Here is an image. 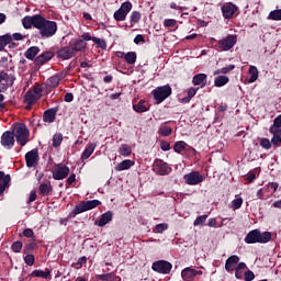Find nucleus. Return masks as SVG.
Returning a JSON list of instances; mask_svg holds the SVG:
<instances>
[{
    "label": "nucleus",
    "mask_w": 281,
    "mask_h": 281,
    "mask_svg": "<svg viewBox=\"0 0 281 281\" xmlns=\"http://www.w3.org/2000/svg\"><path fill=\"white\" fill-rule=\"evenodd\" d=\"M36 30H38L41 38H52L58 32V25L54 21H49L40 15Z\"/></svg>",
    "instance_id": "f257e3e1"
},
{
    "label": "nucleus",
    "mask_w": 281,
    "mask_h": 281,
    "mask_svg": "<svg viewBox=\"0 0 281 281\" xmlns=\"http://www.w3.org/2000/svg\"><path fill=\"white\" fill-rule=\"evenodd\" d=\"M12 134L20 146H25L27 142H30V130H27V126L23 123H16L13 126Z\"/></svg>",
    "instance_id": "f03ea898"
},
{
    "label": "nucleus",
    "mask_w": 281,
    "mask_h": 281,
    "mask_svg": "<svg viewBox=\"0 0 281 281\" xmlns=\"http://www.w3.org/2000/svg\"><path fill=\"white\" fill-rule=\"evenodd\" d=\"M171 94L172 88H170V86L158 87L153 91L154 99L158 104H161V102L167 98H170Z\"/></svg>",
    "instance_id": "7ed1b4c3"
},
{
    "label": "nucleus",
    "mask_w": 281,
    "mask_h": 281,
    "mask_svg": "<svg viewBox=\"0 0 281 281\" xmlns=\"http://www.w3.org/2000/svg\"><path fill=\"white\" fill-rule=\"evenodd\" d=\"M98 205H100L99 200L81 202L74 209V214H82V212H89V210H94V207H98Z\"/></svg>",
    "instance_id": "20e7f679"
},
{
    "label": "nucleus",
    "mask_w": 281,
    "mask_h": 281,
    "mask_svg": "<svg viewBox=\"0 0 281 281\" xmlns=\"http://www.w3.org/2000/svg\"><path fill=\"white\" fill-rule=\"evenodd\" d=\"M183 179L187 186H199V183H203L205 178L199 171H191L184 175Z\"/></svg>",
    "instance_id": "39448f33"
},
{
    "label": "nucleus",
    "mask_w": 281,
    "mask_h": 281,
    "mask_svg": "<svg viewBox=\"0 0 281 281\" xmlns=\"http://www.w3.org/2000/svg\"><path fill=\"white\" fill-rule=\"evenodd\" d=\"M151 269L157 273L168 274L172 271V263L166 260H159L153 263Z\"/></svg>",
    "instance_id": "423d86ee"
},
{
    "label": "nucleus",
    "mask_w": 281,
    "mask_h": 281,
    "mask_svg": "<svg viewBox=\"0 0 281 281\" xmlns=\"http://www.w3.org/2000/svg\"><path fill=\"white\" fill-rule=\"evenodd\" d=\"M236 35H228L218 42V48L222 49V52H229L234 45L237 43Z\"/></svg>",
    "instance_id": "0eeeda50"
},
{
    "label": "nucleus",
    "mask_w": 281,
    "mask_h": 281,
    "mask_svg": "<svg viewBox=\"0 0 281 281\" xmlns=\"http://www.w3.org/2000/svg\"><path fill=\"white\" fill-rule=\"evenodd\" d=\"M154 170L157 175H160L161 177L170 175V172H172V168H170V165H168V162H164V160H156L154 164Z\"/></svg>",
    "instance_id": "6e6552de"
},
{
    "label": "nucleus",
    "mask_w": 281,
    "mask_h": 281,
    "mask_svg": "<svg viewBox=\"0 0 281 281\" xmlns=\"http://www.w3.org/2000/svg\"><path fill=\"white\" fill-rule=\"evenodd\" d=\"M68 176H69V167L63 164L57 165V168L53 172V179H55L56 181L67 179Z\"/></svg>",
    "instance_id": "1a4fd4ad"
},
{
    "label": "nucleus",
    "mask_w": 281,
    "mask_h": 281,
    "mask_svg": "<svg viewBox=\"0 0 281 281\" xmlns=\"http://www.w3.org/2000/svg\"><path fill=\"white\" fill-rule=\"evenodd\" d=\"M41 19V14H35V15H26L22 19V25L24 30H30L32 27H37L38 21Z\"/></svg>",
    "instance_id": "9d476101"
},
{
    "label": "nucleus",
    "mask_w": 281,
    "mask_h": 281,
    "mask_svg": "<svg viewBox=\"0 0 281 281\" xmlns=\"http://www.w3.org/2000/svg\"><path fill=\"white\" fill-rule=\"evenodd\" d=\"M25 161L27 168H36L38 165V149H32L31 151L26 153Z\"/></svg>",
    "instance_id": "9b49d317"
},
{
    "label": "nucleus",
    "mask_w": 281,
    "mask_h": 281,
    "mask_svg": "<svg viewBox=\"0 0 281 281\" xmlns=\"http://www.w3.org/2000/svg\"><path fill=\"white\" fill-rule=\"evenodd\" d=\"M1 146H3V148H7L8 150H10L12 146H14V134H12V132L7 131L2 134Z\"/></svg>",
    "instance_id": "f8f14e48"
},
{
    "label": "nucleus",
    "mask_w": 281,
    "mask_h": 281,
    "mask_svg": "<svg viewBox=\"0 0 281 281\" xmlns=\"http://www.w3.org/2000/svg\"><path fill=\"white\" fill-rule=\"evenodd\" d=\"M236 10H238L236 4L226 3L222 7V14L224 19H232L236 14Z\"/></svg>",
    "instance_id": "ddd939ff"
},
{
    "label": "nucleus",
    "mask_w": 281,
    "mask_h": 281,
    "mask_svg": "<svg viewBox=\"0 0 281 281\" xmlns=\"http://www.w3.org/2000/svg\"><path fill=\"white\" fill-rule=\"evenodd\" d=\"M57 56L63 58V60H69V58H74V56H76V53L71 46H66L58 50Z\"/></svg>",
    "instance_id": "4468645a"
},
{
    "label": "nucleus",
    "mask_w": 281,
    "mask_h": 281,
    "mask_svg": "<svg viewBox=\"0 0 281 281\" xmlns=\"http://www.w3.org/2000/svg\"><path fill=\"white\" fill-rule=\"evenodd\" d=\"M238 262H240V258L238 256L233 255L228 257L225 262V270L228 271V273L235 271L236 265H238Z\"/></svg>",
    "instance_id": "2eb2a0df"
},
{
    "label": "nucleus",
    "mask_w": 281,
    "mask_h": 281,
    "mask_svg": "<svg viewBox=\"0 0 281 281\" xmlns=\"http://www.w3.org/2000/svg\"><path fill=\"white\" fill-rule=\"evenodd\" d=\"M259 236H260V231L258 229L250 231L245 237V243H247V245H254L256 243H259Z\"/></svg>",
    "instance_id": "dca6fc26"
},
{
    "label": "nucleus",
    "mask_w": 281,
    "mask_h": 281,
    "mask_svg": "<svg viewBox=\"0 0 281 281\" xmlns=\"http://www.w3.org/2000/svg\"><path fill=\"white\" fill-rule=\"evenodd\" d=\"M113 221V213L111 211H108L103 213L98 222H95V225L99 227H104V225H108V223H111Z\"/></svg>",
    "instance_id": "f3484780"
},
{
    "label": "nucleus",
    "mask_w": 281,
    "mask_h": 281,
    "mask_svg": "<svg viewBox=\"0 0 281 281\" xmlns=\"http://www.w3.org/2000/svg\"><path fill=\"white\" fill-rule=\"evenodd\" d=\"M192 82L195 87H201V89H203V87H205V85H207V75H205V74L195 75L193 77Z\"/></svg>",
    "instance_id": "a211bd4d"
},
{
    "label": "nucleus",
    "mask_w": 281,
    "mask_h": 281,
    "mask_svg": "<svg viewBox=\"0 0 281 281\" xmlns=\"http://www.w3.org/2000/svg\"><path fill=\"white\" fill-rule=\"evenodd\" d=\"M53 58H54V53L46 52L36 57L35 65H45V63H49V60H52Z\"/></svg>",
    "instance_id": "6ab92c4d"
},
{
    "label": "nucleus",
    "mask_w": 281,
    "mask_h": 281,
    "mask_svg": "<svg viewBox=\"0 0 281 281\" xmlns=\"http://www.w3.org/2000/svg\"><path fill=\"white\" fill-rule=\"evenodd\" d=\"M133 166H135V161L126 159L121 161L117 166H115L114 169L116 170V172H122L124 170H130V168H133Z\"/></svg>",
    "instance_id": "aec40b11"
},
{
    "label": "nucleus",
    "mask_w": 281,
    "mask_h": 281,
    "mask_svg": "<svg viewBox=\"0 0 281 281\" xmlns=\"http://www.w3.org/2000/svg\"><path fill=\"white\" fill-rule=\"evenodd\" d=\"M121 58H124L127 65H135L137 63V53L128 52V53H121Z\"/></svg>",
    "instance_id": "412c9836"
},
{
    "label": "nucleus",
    "mask_w": 281,
    "mask_h": 281,
    "mask_svg": "<svg viewBox=\"0 0 281 281\" xmlns=\"http://www.w3.org/2000/svg\"><path fill=\"white\" fill-rule=\"evenodd\" d=\"M270 133L272 136L271 142L274 146H281V130H276V127H270Z\"/></svg>",
    "instance_id": "4be33fe9"
},
{
    "label": "nucleus",
    "mask_w": 281,
    "mask_h": 281,
    "mask_svg": "<svg viewBox=\"0 0 281 281\" xmlns=\"http://www.w3.org/2000/svg\"><path fill=\"white\" fill-rule=\"evenodd\" d=\"M95 143H90L86 149L83 150L82 155H81V161H85V159H89V157H91V155H93V151L95 150Z\"/></svg>",
    "instance_id": "5701e85b"
},
{
    "label": "nucleus",
    "mask_w": 281,
    "mask_h": 281,
    "mask_svg": "<svg viewBox=\"0 0 281 281\" xmlns=\"http://www.w3.org/2000/svg\"><path fill=\"white\" fill-rule=\"evenodd\" d=\"M38 52H41V49L37 46H32L24 53V56L27 60H34V58L38 56Z\"/></svg>",
    "instance_id": "b1692460"
},
{
    "label": "nucleus",
    "mask_w": 281,
    "mask_h": 281,
    "mask_svg": "<svg viewBox=\"0 0 281 281\" xmlns=\"http://www.w3.org/2000/svg\"><path fill=\"white\" fill-rule=\"evenodd\" d=\"M56 111H58V110L50 109V110L44 112V115H43L44 122H47L48 124H52V122H55Z\"/></svg>",
    "instance_id": "393cba45"
},
{
    "label": "nucleus",
    "mask_w": 281,
    "mask_h": 281,
    "mask_svg": "<svg viewBox=\"0 0 281 281\" xmlns=\"http://www.w3.org/2000/svg\"><path fill=\"white\" fill-rule=\"evenodd\" d=\"M182 279L186 281L194 280V269L191 267L184 268L181 272Z\"/></svg>",
    "instance_id": "a878e982"
},
{
    "label": "nucleus",
    "mask_w": 281,
    "mask_h": 281,
    "mask_svg": "<svg viewBox=\"0 0 281 281\" xmlns=\"http://www.w3.org/2000/svg\"><path fill=\"white\" fill-rule=\"evenodd\" d=\"M12 43V35L4 34L0 36V52H3L5 49L7 45H10Z\"/></svg>",
    "instance_id": "bb28decb"
},
{
    "label": "nucleus",
    "mask_w": 281,
    "mask_h": 281,
    "mask_svg": "<svg viewBox=\"0 0 281 281\" xmlns=\"http://www.w3.org/2000/svg\"><path fill=\"white\" fill-rule=\"evenodd\" d=\"M14 76L8 75L5 71H0V82H5L7 85H14Z\"/></svg>",
    "instance_id": "cd10ccee"
},
{
    "label": "nucleus",
    "mask_w": 281,
    "mask_h": 281,
    "mask_svg": "<svg viewBox=\"0 0 281 281\" xmlns=\"http://www.w3.org/2000/svg\"><path fill=\"white\" fill-rule=\"evenodd\" d=\"M248 74L250 75V78L248 80V82L250 85L256 82V80H258L259 72H258V68L256 66H250Z\"/></svg>",
    "instance_id": "c85d7f7f"
},
{
    "label": "nucleus",
    "mask_w": 281,
    "mask_h": 281,
    "mask_svg": "<svg viewBox=\"0 0 281 281\" xmlns=\"http://www.w3.org/2000/svg\"><path fill=\"white\" fill-rule=\"evenodd\" d=\"M52 274V271L46 270H34L31 276L32 278H44L45 280H47V278H49V276Z\"/></svg>",
    "instance_id": "c756f323"
},
{
    "label": "nucleus",
    "mask_w": 281,
    "mask_h": 281,
    "mask_svg": "<svg viewBox=\"0 0 281 281\" xmlns=\"http://www.w3.org/2000/svg\"><path fill=\"white\" fill-rule=\"evenodd\" d=\"M229 82V77L227 76H217L214 80L215 87H225Z\"/></svg>",
    "instance_id": "7c9ffc66"
},
{
    "label": "nucleus",
    "mask_w": 281,
    "mask_h": 281,
    "mask_svg": "<svg viewBox=\"0 0 281 281\" xmlns=\"http://www.w3.org/2000/svg\"><path fill=\"white\" fill-rule=\"evenodd\" d=\"M72 49L76 54V52H82V49H85V47H87V42H85V40H78L76 43L72 44Z\"/></svg>",
    "instance_id": "2f4dec72"
},
{
    "label": "nucleus",
    "mask_w": 281,
    "mask_h": 281,
    "mask_svg": "<svg viewBox=\"0 0 281 281\" xmlns=\"http://www.w3.org/2000/svg\"><path fill=\"white\" fill-rule=\"evenodd\" d=\"M40 194H42V196H48V194L52 192V184H47V183H42L40 184Z\"/></svg>",
    "instance_id": "473e14b6"
},
{
    "label": "nucleus",
    "mask_w": 281,
    "mask_h": 281,
    "mask_svg": "<svg viewBox=\"0 0 281 281\" xmlns=\"http://www.w3.org/2000/svg\"><path fill=\"white\" fill-rule=\"evenodd\" d=\"M119 153L123 157H128V155H131V153H133V149L131 148V145L123 144V145H121Z\"/></svg>",
    "instance_id": "72a5a7b5"
},
{
    "label": "nucleus",
    "mask_w": 281,
    "mask_h": 281,
    "mask_svg": "<svg viewBox=\"0 0 281 281\" xmlns=\"http://www.w3.org/2000/svg\"><path fill=\"white\" fill-rule=\"evenodd\" d=\"M269 240H271V233H269V232L260 233V231H259V243L261 245H265V244L269 243Z\"/></svg>",
    "instance_id": "f704fd0d"
},
{
    "label": "nucleus",
    "mask_w": 281,
    "mask_h": 281,
    "mask_svg": "<svg viewBox=\"0 0 281 281\" xmlns=\"http://www.w3.org/2000/svg\"><path fill=\"white\" fill-rule=\"evenodd\" d=\"M133 110L136 113H146V111H148V109L146 108V104L144 101H139L137 104L133 105Z\"/></svg>",
    "instance_id": "c9c22d12"
},
{
    "label": "nucleus",
    "mask_w": 281,
    "mask_h": 281,
    "mask_svg": "<svg viewBox=\"0 0 281 281\" xmlns=\"http://www.w3.org/2000/svg\"><path fill=\"white\" fill-rule=\"evenodd\" d=\"M186 146H188L186 142L183 140L177 142L173 146L175 153H179V154L183 153V150H186Z\"/></svg>",
    "instance_id": "e433bc0d"
},
{
    "label": "nucleus",
    "mask_w": 281,
    "mask_h": 281,
    "mask_svg": "<svg viewBox=\"0 0 281 281\" xmlns=\"http://www.w3.org/2000/svg\"><path fill=\"white\" fill-rule=\"evenodd\" d=\"M63 144V134L57 133L53 136V146L54 148H58Z\"/></svg>",
    "instance_id": "4c0bfd02"
},
{
    "label": "nucleus",
    "mask_w": 281,
    "mask_h": 281,
    "mask_svg": "<svg viewBox=\"0 0 281 281\" xmlns=\"http://www.w3.org/2000/svg\"><path fill=\"white\" fill-rule=\"evenodd\" d=\"M269 19L271 21H281V9H277L269 13Z\"/></svg>",
    "instance_id": "58836bf2"
},
{
    "label": "nucleus",
    "mask_w": 281,
    "mask_h": 281,
    "mask_svg": "<svg viewBox=\"0 0 281 281\" xmlns=\"http://www.w3.org/2000/svg\"><path fill=\"white\" fill-rule=\"evenodd\" d=\"M48 87H58L60 85V77L59 76H53L47 80Z\"/></svg>",
    "instance_id": "ea45409f"
},
{
    "label": "nucleus",
    "mask_w": 281,
    "mask_h": 281,
    "mask_svg": "<svg viewBox=\"0 0 281 281\" xmlns=\"http://www.w3.org/2000/svg\"><path fill=\"white\" fill-rule=\"evenodd\" d=\"M126 16H127V14L121 9H119L117 11L114 12L115 21H125Z\"/></svg>",
    "instance_id": "a19ab883"
},
{
    "label": "nucleus",
    "mask_w": 281,
    "mask_h": 281,
    "mask_svg": "<svg viewBox=\"0 0 281 281\" xmlns=\"http://www.w3.org/2000/svg\"><path fill=\"white\" fill-rule=\"evenodd\" d=\"M140 19H142V13H139V11L132 12L130 16V21L132 24L139 23Z\"/></svg>",
    "instance_id": "79ce46f5"
},
{
    "label": "nucleus",
    "mask_w": 281,
    "mask_h": 281,
    "mask_svg": "<svg viewBox=\"0 0 281 281\" xmlns=\"http://www.w3.org/2000/svg\"><path fill=\"white\" fill-rule=\"evenodd\" d=\"M168 229V224L161 223L155 226L154 232L155 234H164Z\"/></svg>",
    "instance_id": "37998d69"
},
{
    "label": "nucleus",
    "mask_w": 281,
    "mask_h": 281,
    "mask_svg": "<svg viewBox=\"0 0 281 281\" xmlns=\"http://www.w3.org/2000/svg\"><path fill=\"white\" fill-rule=\"evenodd\" d=\"M205 221H207V215H200L193 222L194 227H199L200 225H204Z\"/></svg>",
    "instance_id": "c03bdc74"
},
{
    "label": "nucleus",
    "mask_w": 281,
    "mask_h": 281,
    "mask_svg": "<svg viewBox=\"0 0 281 281\" xmlns=\"http://www.w3.org/2000/svg\"><path fill=\"white\" fill-rule=\"evenodd\" d=\"M159 135H161L162 137H169V135L172 134V128L168 127V126H164L158 131Z\"/></svg>",
    "instance_id": "a18cd8bd"
},
{
    "label": "nucleus",
    "mask_w": 281,
    "mask_h": 281,
    "mask_svg": "<svg viewBox=\"0 0 281 281\" xmlns=\"http://www.w3.org/2000/svg\"><path fill=\"white\" fill-rule=\"evenodd\" d=\"M92 42L95 43V45H98V47H100V49H106V42L104 40L94 37V38H92Z\"/></svg>",
    "instance_id": "49530a36"
},
{
    "label": "nucleus",
    "mask_w": 281,
    "mask_h": 281,
    "mask_svg": "<svg viewBox=\"0 0 281 281\" xmlns=\"http://www.w3.org/2000/svg\"><path fill=\"white\" fill-rule=\"evenodd\" d=\"M11 249L14 251V254H19L23 249V243L14 241L11 246Z\"/></svg>",
    "instance_id": "de8ad7c7"
},
{
    "label": "nucleus",
    "mask_w": 281,
    "mask_h": 281,
    "mask_svg": "<svg viewBox=\"0 0 281 281\" xmlns=\"http://www.w3.org/2000/svg\"><path fill=\"white\" fill-rule=\"evenodd\" d=\"M270 128H276V131H281V114L274 119L273 124L270 126Z\"/></svg>",
    "instance_id": "09e8293b"
},
{
    "label": "nucleus",
    "mask_w": 281,
    "mask_h": 281,
    "mask_svg": "<svg viewBox=\"0 0 281 281\" xmlns=\"http://www.w3.org/2000/svg\"><path fill=\"white\" fill-rule=\"evenodd\" d=\"M121 11H123L125 14H128V12H131V10H133V4L131 2H124L121 8Z\"/></svg>",
    "instance_id": "8fccbe9b"
},
{
    "label": "nucleus",
    "mask_w": 281,
    "mask_h": 281,
    "mask_svg": "<svg viewBox=\"0 0 281 281\" xmlns=\"http://www.w3.org/2000/svg\"><path fill=\"white\" fill-rule=\"evenodd\" d=\"M25 102H27V104H34V102H36V95H34V93L27 92L25 94Z\"/></svg>",
    "instance_id": "3c124183"
},
{
    "label": "nucleus",
    "mask_w": 281,
    "mask_h": 281,
    "mask_svg": "<svg viewBox=\"0 0 281 281\" xmlns=\"http://www.w3.org/2000/svg\"><path fill=\"white\" fill-rule=\"evenodd\" d=\"M99 278H100V280H103V281H115L114 273L101 274Z\"/></svg>",
    "instance_id": "603ef678"
},
{
    "label": "nucleus",
    "mask_w": 281,
    "mask_h": 281,
    "mask_svg": "<svg viewBox=\"0 0 281 281\" xmlns=\"http://www.w3.org/2000/svg\"><path fill=\"white\" fill-rule=\"evenodd\" d=\"M232 205H233L234 210H240V207L243 205V198H237V199L233 200Z\"/></svg>",
    "instance_id": "864d4df0"
},
{
    "label": "nucleus",
    "mask_w": 281,
    "mask_h": 281,
    "mask_svg": "<svg viewBox=\"0 0 281 281\" xmlns=\"http://www.w3.org/2000/svg\"><path fill=\"white\" fill-rule=\"evenodd\" d=\"M260 146L266 150H269V148H271V140H269V138H262L260 140Z\"/></svg>",
    "instance_id": "5fc2aeb1"
},
{
    "label": "nucleus",
    "mask_w": 281,
    "mask_h": 281,
    "mask_svg": "<svg viewBox=\"0 0 281 281\" xmlns=\"http://www.w3.org/2000/svg\"><path fill=\"white\" fill-rule=\"evenodd\" d=\"M164 25H165V27H175V25H177V20H175V19H166L164 21Z\"/></svg>",
    "instance_id": "6e6d98bb"
},
{
    "label": "nucleus",
    "mask_w": 281,
    "mask_h": 281,
    "mask_svg": "<svg viewBox=\"0 0 281 281\" xmlns=\"http://www.w3.org/2000/svg\"><path fill=\"white\" fill-rule=\"evenodd\" d=\"M24 262L25 265H27L29 267H32L34 265V255H26L24 257Z\"/></svg>",
    "instance_id": "4d7b16f0"
},
{
    "label": "nucleus",
    "mask_w": 281,
    "mask_h": 281,
    "mask_svg": "<svg viewBox=\"0 0 281 281\" xmlns=\"http://www.w3.org/2000/svg\"><path fill=\"white\" fill-rule=\"evenodd\" d=\"M245 281H252L254 278H256V274H254V271L248 270L244 273Z\"/></svg>",
    "instance_id": "13d9d810"
},
{
    "label": "nucleus",
    "mask_w": 281,
    "mask_h": 281,
    "mask_svg": "<svg viewBox=\"0 0 281 281\" xmlns=\"http://www.w3.org/2000/svg\"><path fill=\"white\" fill-rule=\"evenodd\" d=\"M234 69H236V66L234 64H231L222 68V74H229V71H234Z\"/></svg>",
    "instance_id": "bf43d9fd"
},
{
    "label": "nucleus",
    "mask_w": 281,
    "mask_h": 281,
    "mask_svg": "<svg viewBox=\"0 0 281 281\" xmlns=\"http://www.w3.org/2000/svg\"><path fill=\"white\" fill-rule=\"evenodd\" d=\"M23 236H25V238H32V236H34V231H32V228H26L23 231Z\"/></svg>",
    "instance_id": "052dcab7"
},
{
    "label": "nucleus",
    "mask_w": 281,
    "mask_h": 281,
    "mask_svg": "<svg viewBox=\"0 0 281 281\" xmlns=\"http://www.w3.org/2000/svg\"><path fill=\"white\" fill-rule=\"evenodd\" d=\"M93 38L95 37L91 36V33H83L81 35V41H85V43H87V41H93Z\"/></svg>",
    "instance_id": "680f3d73"
},
{
    "label": "nucleus",
    "mask_w": 281,
    "mask_h": 281,
    "mask_svg": "<svg viewBox=\"0 0 281 281\" xmlns=\"http://www.w3.org/2000/svg\"><path fill=\"white\" fill-rule=\"evenodd\" d=\"M13 38V41H23V38H25V36H23V34L21 33H14L12 36H11V40Z\"/></svg>",
    "instance_id": "e2e57ef3"
},
{
    "label": "nucleus",
    "mask_w": 281,
    "mask_h": 281,
    "mask_svg": "<svg viewBox=\"0 0 281 281\" xmlns=\"http://www.w3.org/2000/svg\"><path fill=\"white\" fill-rule=\"evenodd\" d=\"M144 41H145L144 35H140V34L136 35L135 38H134V43L136 45H139V43H144Z\"/></svg>",
    "instance_id": "0e129e2a"
},
{
    "label": "nucleus",
    "mask_w": 281,
    "mask_h": 281,
    "mask_svg": "<svg viewBox=\"0 0 281 281\" xmlns=\"http://www.w3.org/2000/svg\"><path fill=\"white\" fill-rule=\"evenodd\" d=\"M64 100L65 102H74V93L71 92L66 93Z\"/></svg>",
    "instance_id": "69168bd1"
},
{
    "label": "nucleus",
    "mask_w": 281,
    "mask_h": 281,
    "mask_svg": "<svg viewBox=\"0 0 281 281\" xmlns=\"http://www.w3.org/2000/svg\"><path fill=\"white\" fill-rule=\"evenodd\" d=\"M160 148H161V150H164V151L170 150V143H166V142L161 143V144H160Z\"/></svg>",
    "instance_id": "338daca9"
},
{
    "label": "nucleus",
    "mask_w": 281,
    "mask_h": 281,
    "mask_svg": "<svg viewBox=\"0 0 281 281\" xmlns=\"http://www.w3.org/2000/svg\"><path fill=\"white\" fill-rule=\"evenodd\" d=\"M36 201V191H32L29 196V203H34Z\"/></svg>",
    "instance_id": "774afa93"
}]
</instances>
